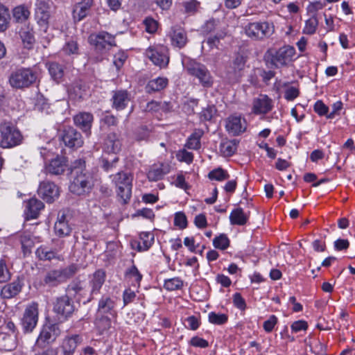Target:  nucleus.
Instances as JSON below:
<instances>
[{
    "instance_id": "obj_1",
    "label": "nucleus",
    "mask_w": 355,
    "mask_h": 355,
    "mask_svg": "<svg viewBox=\"0 0 355 355\" xmlns=\"http://www.w3.org/2000/svg\"><path fill=\"white\" fill-rule=\"evenodd\" d=\"M73 175L69 184V191L77 196H85L89 193L94 186L93 175L87 169L84 159H78L73 162L69 168Z\"/></svg>"
},
{
    "instance_id": "obj_2",
    "label": "nucleus",
    "mask_w": 355,
    "mask_h": 355,
    "mask_svg": "<svg viewBox=\"0 0 355 355\" xmlns=\"http://www.w3.org/2000/svg\"><path fill=\"white\" fill-rule=\"evenodd\" d=\"M182 62L187 73L196 78L202 87H212L214 78L205 65L190 58H184Z\"/></svg>"
},
{
    "instance_id": "obj_3",
    "label": "nucleus",
    "mask_w": 355,
    "mask_h": 355,
    "mask_svg": "<svg viewBox=\"0 0 355 355\" xmlns=\"http://www.w3.org/2000/svg\"><path fill=\"white\" fill-rule=\"evenodd\" d=\"M295 49L291 46H284L278 49H269L265 53L264 59L272 67L280 68L292 61Z\"/></svg>"
},
{
    "instance_id": "obj_4",
    "label": "nucleus",
    "mask_w": 355,
    "mask_h": 355,
    "mask_svg": "<svg viewBox=\"0 0 355 355\" xmlns=\"http://www.w3.org/2000/svg\"><path fill=\"white\" fill-rule=\"evenodd\" d=\"M78 270V266L75 263L63 268L51 270L46 273L43 282L48 286L55 287L72 278Z\"/></svg>"
},
{
    "instance_id": "obj_5",
    "label": "nucleus",
    "mask_w": 355,
    "mask_h": 355,
    "mask_svg": "<svg viewBox=\"0 0 355 355\" xmlns=\"http://www.w3.org/2000/svg\"><path fill=\"white\" fill-rule=\"evenodd\" d=\"M110 178L112 182L117 187V196L122 203L126 204L130 200L132 195V175L130 173L119 171L110 175Z\"/></svg>"
},
{
    "instance_id": "obj_6",
    "label": "nucleus",
    "mask_w": 355,
    "mask_h": 355,
    "mask_svg": "<svg viewBox=\"0 0 355 355\" xmlns=\"http://www.w3.org/2000/svg\"><path fill=\"white\" fill-rule=\"evenodd\" d=\"M1 135V146L12 148L20 145L24 137L19 130L11 122L4 121L0 124Z\"/></svg>"
},
{
    "instance_id": "obj_7",
    "label": "nucleus",
    "mask_w": 355,
    "mask_h": 355,
    "mask_svg": "<svg viewBox=\"0 0 355 355\" xmlns=\"http://www.w3.org/2000/svg\"><path fill=\"white\" fill-rule=\"evenodd\" d=\"M245 34L252 40H262L270 37L275 32V26L272 22L255 21L249 23L244 28Z\"/></svg>"
},
{
    "instance_id": "obj_8",
    "label": "nucleus",
    "mask_w": 355,
    "mask_h": 355,
    "mask_svg": "<svg viewBox=\"0 0 355 355\" xmlns=\"http://www.w3.org/2000/svg\"><path fill=\"white\" fill-rule=\"evenodd\" d=\"M36 80V76L30 69H21L11 73L10 85L17 89L28 87Z\"/></svg>"
},
{
    "instance_id": "obj_9",
    "label": "nucleus",
    "mask_w": 355,
    "mask_h": 355,
    "mask_svg": "<svg viewBox=\"0 0 355 355\" xmlns=\"http://www.w3.org/2000/svg\"><path fill=\"white\" fill-rule=\"evenodd\" d=\"M38 304L32 302L26 306L20 320L24 333H31L38 322Z\"/></svg>"
},
{
    "instance_id": "obj_10",
    "label": "nucleus",
    "mask_w": 355,
    "mask_h": 355,
    "mask_svg": "<svg viewBox=\"0 0 355 355\" xmlns=\"http://www.w3.org/2000/svg\"><path fill=\"white\" fill-rule=\"evenodd\" d=\"M58 324H51L44 325L36 340V345L40 348L53 344L60 335Z\"/></svg>"
},
{
    "instance_id": "obj_11",
    "label": "nucleus",
    "mask_w": 355,
    "mask_h": 355,
    "mask_svg": "<svg viewBox=\"0 0 355 355\" xmlns=\"http://www.w3.org/2000/svg\"><path fill=\"white\" fill-rule=\"evenodd\" d=\"M53 310L64 320H67L75 311V306L72 299L64 295L56 298Z\"/></svg>"
},
{
    "instance_id": "obj_12",
    "label": "nucleus",
    "mask_w": 355,
    "mask_h": 355,
    "mask_svg": "<svg viewBox=\"0 0 355 355\" xmlns=\"http://www.w3.org/2000/svg\"><path fill=\"white\" fill-rule=\"evenodd\" d=\"M88 40L89 44L94 46L96 50L99 51H103L116 46L114 36L105 31H101L97 34H92Z\"/></svg>"
},
{
    "instance_id": "obj_13",
    "label": "nucleus",
    "mask_w": 355,
    "mask_h": 355,
    "mask_svg": "<svg viewBox=\"0 0 355 355\" xmlns=\"http://www.w3.org/2000/svg\"><path fill=\"white\" fill-rule=\"evenodd\" d=\"M38 196L48 203H51L58 198L60 196L59 187L50 181L40 182L38 189Z\"/></svg>"
},
{
    "instance_id": "obj_14",
    "label": "nucleus",
    "mask_w": 355,
    "mask_h": 355,
    "mask_svg": "<svg viewBox=\"0 0 355 355\" xmlns=\"http://www.w3.org/2000/svg\"><path fill=\"white\" fill-rule=\"evenodd\" d=\"M61 137L65 146L71 148H80L84 143L81 134L71 126L64 128Z\"/></svg>"
},
{
    "instance_id": "obj_15",
    "label": "nucleus",
    "mask_w": 355,
    "mask_h": 355,
    "mask_svg": "<svg viewBox=\"0 0 355 355\" xmlns=\"http://www.w3.org/2000/svg\"><path fill=\"white\" fill-rule=\"evenodd\" d=\"M146 55L149 59L157 66L165 67L169 62V58L166 53V49L163 47L148 48L146 50Z\"/></svg>"
},
{
    "instance_id": "obj_16",
    "label": "nucleus",
    "mask_w": 355,
    "mask_h": 355,
    "mask_svg": "<svg viewBox=\"0 0 355 355\" xmlns=\"http://www.w3.org/2000/svg\"><path fill=\"white\" fill-rule=\"evenodd\" d=\"M225 128L229 134L237 136L246 130V121L240 116H230L226 120Z\"/></svg>"
},
{
    "instance_id": "obj_17",
    "label": "nucleus",
    "mask_w": 355,
    "mask_h": 355,
    "mask_svg": "<svg viewBox=\"0 0 355 355\" xmlns=\"http://www.w3.org/2000/svg\"><path fill=\"white\" fill-rule=\"evenodd\" d=\"M64 248V242L60 241L55 248H49L41 246L35 252L37 257L43 261H51L54 259H59L58 252Z\"/></svg>"
},
{
    "instance_id": "obj_18",
    "label": "nucleus",
    "mask_w": 355,
    "mask_h": 355,
    "mask_svg": "<svg viewBox=\"0 0 355 355\" xmlns=\"http://www.w3.org/2000/svg\"><path fill=\"white\" fill-rule=\"evenodd\" d=\"M83 341L81 336L74 334L66 336L62 344V354L60 355H73L78 345Z\"/></svg>"
},
{
    "instance_id": "obj_19",
    "label": "nucleus",
    "mask_w": 355,
    "mask_h": 355,
    "mask_svg": "<svg viewBox=\"0 0 355 355\" xmlns=\"http://www.w3.org/2000/svg\"><path fill=\"white\" fill-rule=\"evenodd\" d=\"M272 101L267 95H260L253 101L252 110L256 114H266L272 109Z\"/></svg>"
},
{
    "instance_id": "obj_20",
    "label": "nucleus",
    "mask_w": 355,
    "mask_h": 355,
    "mask_svg": "<svg viewBox=\"0 0 355 355\" xmlns=\"http://www.w3.org/2000/svg\"><path fill=\"white\" fill-rule=\"evenodd\" d=\"M93 115L89 112H80L73 116L74 123L87 136L90 135V129L93 123Z\"/></svg>"
},
{
    "instance_id": "obj_21",
    "label": "nucleus",
    "mask_w": 355,
    "mask_h": 355,
    "mask_svg": "<svg viewBox=\"0 0 355 355\" xmlns=\"http://www.w3.org/2000/svg\"><path fill=\"white\" fill-rule=\"evenodd\" d=\"M130 101V94L126 90L113 92L112 97V107L116 110L125 109Z\"/></svg>"
},
{
    "instance_id": "obj_22",
    "label": "nucleus",
    "mask_w": 355,
    "mask_h": 355,
    "mask_svg": "<svg viewBox=\"0 0 355 355\" xmlns=\"http://www.w3.org/2000/svg\"><path fill=\"white\" fill-rule=\"evenodd\" d=\"M23 283L19 279L3 286L0 295L3 299H10L17 295L21 291Z\"/></svg>"
},
{
    "instance_id": "obj_23",
    "label": "nucleus",
    "mask_w": 355,
    "mask_h": 355,
    "mask_svg": "<svg viewBox=\"0 0 355 355\" xmlns=\"http://www.w3.org/2000/svg\"><path fill=\"white\" fill-rule=\"evenodd\" d=\"M171 171V166L167 163L155 164L148 173V178L150 181L156 182L162 180L164 176Z\"/></svg>"
},
{
    "instance_id": "obj_24",
    "label": "nucleus",
    "mask_w": 355,
    "mask_h": 355,
    "mask_svg": "<svg viewBox=\"0 0 355 355\" xmlns=\"http://www.w3.org/2000/svg\"><path fill=\"white\" fill-rule=\"evenodd\" d=\"M67 160L64 157H56L51 159L49 164L46 166L47 173L53 175L62 174L67 167Z\"/></svg>"
},
{
    "instance_id": "obj_25",
    "label": "nucleus",
    "mask_w": 355,
    "mask_h": 355,
    "mask_svg": "<svg viewBox=\"0 0 355 355\" xmlns=\"http://www.w3.org/2000/svg\"><path fill=\"white\" fill-rule=\"evenodd\" d=\"M171 44L179 49L183 48L187 43V33L180 27H173L170 33Z\"/></svg>"
},
{
    "instance_id": "obj_26",
    "label": "nucleus",
    "mask_w": 355,
    "mask_h": 355,
    "mask_svg": "<svg viewBox=\"0 0 355 355\" xmlns=\"http://www.w3.org/2000/svg\"><path fill=\"white\" fill-rule=\"evenodd\" d=\"M116 302L109 296L103 295L98 302V313L105 314L109 313L114 315L115 311Z\"/></svg>"
},
{
    "instance_id": "obj_27",
    "label": "nucleus",
    "mask_w": 355,
    "mask_h": 355,
    "mask_svg": "<svg viewBox=\"0 0 355 355\" xmlns=\"http://www.w3.org/2000/svg\"><path fill=\"white\" fill-rule=\"evenodd\" d=\"M121 143L119 135L115 132L110 133L105 141V148L109 153L116 154L120 151Z\"/></svg>"
},
{
    "instance_id": "obj_28",
    "label": "nucleus",
    "mask_w": 355,
    "mask_h": 355,
    "mask_svg": "<svg viewBox=\"0 0 355 355\" xmlns=\"http://www.w3.org/2000/svg\"><path fill=\"white\" fill-rule=\"evenodd\" d=\"M44 207L43 202L36 198L30 199L26 203V215L28 218H37Z\"/></svg>"
},
{
    "instance_id": "obj_29",
    "label": "nucleus",
    "mask_w": 355,
    "mask_h": 355,
    "mask_svg": "<svg viewBox=\"0 0 355 355\" xmlns=\"http://www.w3.org/2000/svg\"><path fill=\"white\" fill-rule=\"evenodd\" d=\"M19 35L23 42V44L26 49H31L34 42V31L29 24L25 25L21 27L19 31Z\"/></svg>"
},
{
    "instance_id": "obj_30",
    "label": "nucleus",
    "mask_w": 355,
    "mask_h": 355,
    "mask_svg": "<svg viewBox=\"0 0 355 355\" xmlns=\"http://www.w3.org/2000/svg\"><path fill=\"white\" fill-rule=\"evenodd\" d=\"M105 280V272L103 270H96L92 280L89 282L91 289V295H96L99 293L103 284Z\"/></svg>"
},
{
    "instance_id": "obj_31",
    "label": "nucleus",
    "mask_w": 355,
    "mask_h": 355,
    "mask_svg": "<svg viewBox=\"0 0 355 355\" xmlns=\"http://www.w3.org/2000/svg\"><path fill=\"white\" fill-rule=\"evenodd\" d=\"M168 79L162 77L150 80L146 86V91L148 93L159 92L168 85Z\"/></svg>"
},
{
    "instance_id": "obj_32",
    "label": "nucleus",
    "mask_w": 355,
    "mask_h": 355,
    "mask_svg": "<svg viewBox=\"0 0 355 355\" xmlns=\"http://www.w3.org/2000/svg\"><path fill=\"white\" fill-rule=\"evenodd\" d=\"M248 220V215L240 207L232 210L230 215V220L232 225H244Z\"/></svg>"
},
{
    "instance_id": "obj_33",
    "label": "nucleus",
    "mask_w": 355,
    "mask_h": 355,
    "mask_svg": "<svg viewBox=\"0 0 355 355\" xmlns=\"http://www.w3.org/2000/svg\"><path fill=\"white\" fill-rule=\"evenodd\" d=\"M204 132L201 129H196L194 132L189 136L185 146L189 149L198 150L200 148V139Z\"/></svg>"
},
{
    "instance_id": "obj_34",
    "label": "nucleus",
    "mask_w": 355,
    "mask_h": 355,
    "mask_svg": "<svg viewBox=\"0 0 355 355\" xmlns=\"http://www.w3.org/2000/svg\"><path fill=\"white\" fill-rule=\"evenodd\" d=\"M47 66L51 76L54 80L59 82L64 76V67L58 62H50Z\"/></svg>"
},
{
    "instance_id": "obj_35",
    "label": "nucleus",
    "mask_w": 355,
    "mask_h": 355,
    "mask_svg": "<svg viewBox=\"0 0 355 355\" xmlns=\"http://www.w3.org/2000/svg\"><path fill=\"white\" fill-rule=\"evenodd\" d=\"M154 242V236L148 232H143L140 235V241L138 243L139 251H146L150 248Z\"/></svg>"
},
{
    "instance_id": "obj_36",
    "label": "nucleus",
    "mask_w": 355,
    "mask_h": 355,
    "mask_svg": "<svg viewBox=\"0 0 355 355\" xmlns=\"http://www.w3.org/2000/svg\"><path fill=\"white\" fill-rule=\"evenodd\" d=\"M30 15L28 9L24 6H19L13 10V17L18 23H23L28 19Z\"/></svg>"
},
{
    "instance_id": "obj_37",
    "label": "nucleus",
    "mask_w": 355,
    "mask_h": 355,
    "mask_svg": "<svg viewBox=\"0 0 355 355\" xmlns=\"http://www.w3.org/2000/svg\"><path fill=\"white\" fill-rule=\"evenodd\" d=\"M220 150L225 157L232 156L236 150V144L235 141H223L220 145Z\"/></svg>"
},
{
    "instance_id": "obj_38",
    "label": "nucleus",
    "mask_w": 355,
    "mask_h": 355,
    "mask_svg": "<svg viewBox=\"0 0 355 355\" xmlns=\"http://www.w3.org/2000/svg\"><path fill=\"white\" fill-rule=\"evenodd\" d=\"M54 231L56 235L62 237L69 235L71 228L68 222L56 221L54 225Z\"/></svg>"
},
{
    "instance_id": "obj_39",
    "label": "nucleus",
    "mask_w": 355,
    "mask_h": 355,
    "mask_svg": "<svg viewBox=\"0 0 355 355\" xmlns=\"http://www.w3.org/2000/svg\"><path fill=\"white\" fill-rule=\"evenodd\" d=\"M101 162L102 168L106 172H110L116 168L119 162V157L116 155L112 156L110 158L102 157Z\"/></svg>"
},
{
    "instance_id": "obj_40",
    "label": "nucleus",
    "mask_w": 355,
    "mask_h": 355,
    "mask_svg": "<svg viewBox=\"0 0 355 355\" xmlns=\"http://www.w3.org/2000/svg\"><path fill=\"white\" fill-rule=\"evenodd\" d=\"M217 110L214 105H209L204 107L199 114V117L202 121H211L216 114Z\"/></svg>"
},
{
    "instance_id": "obj_41",
    "label": "nucleus",
    "mask_w": 355,
    "mask_h": 355,
    "mask_svg": "<svg viewBox=\"0 0 355 355\" xmlns=\"http://www.w3.org/2000/svg\"><path fill=\"white\" fill-rule=\"evenodd\" d=\"M50 17L49 12L47 10H44L41 8H38L35 11V18L37 21L38 24L44 28H47L49 19Z\"/></svg>"
},
{
    "instance_id": "obj_42",
    "label": "nucleus",
    "mask_w": 355,
    "mask_h": 355,
    "mask_svg": "<svg viewBox=\"0 0 355 355\" xmlns=\"http://www.w3.org/2000/svg\"><path fill=\"white\" fill-rule=\"evenodd\" d=\"M10 14L8 9L0 4V31H6L8 27Z\"/></svg>"
},
{
    "instance_id": "obj_43",
    "label": "nucleus",
    "mask_w": 355,
    "mask_h": 355,
    "mask_svg": "<svg viewBox=\"0 0 355 355\" xmlns=\"http://www.w3.org/2000/svg\"><path fill=\"white\" fill-rule=\"evenodd\" d=\"M208 178L210 180L223 181L227 180L230 178V175L222 168H218L210 171L208 174Z\"/></svg>"
},
{
    "instance_id": "obj_44",
    "label": "nucleus",
    "mask_w": 355,
    "mask_h": 355,
    "mask_svg": "<svg viewBox=\"0 0 355 355\" xmlns=\"http://www.w3.org/2000/svg\"><path fill=\"white\" fill-rule=\"evenodd\" d=\"M213 245L216 248L224 250L230 245V240L226 234H221L213 240Z\"/></svg>"
},
{
    "instance_id": "obj_45",
    "label": "nucleus",
    "mask_w": 355,
    "mask_h": 355,
    "mask_svg": "<svg viewBox=\"0 0 355 355\" xmlns=\"http://www.w3.org/2000/svg\"><path fill=\"white\" fill-rule=\"evenodd\" d=\"M318 26L317 16L312 15L311 18L306 21L303 32L305 34L312 35L315 32Z\"/></svg>"
},
{
    "instance_id": "obj_46",
    "label": "nucleus",
    "mask_w": 355,
    "mask_h": 355,
    "mask_svg": "<svg viewBox=\"0 0 355 355\" xmlns=\"http://www.w3.org/2000/svg\"><path fill=\"white\" fill-rule=\"evenodd\" d=\"M208 319L209 322L221 325L227 322L228 316L224 313H216L215 312H210L208 315Z\"/></svg>"
},
{
    "instance_id": "obj_47",
    "label": "nucleus",
    "mask_w": 355,
    "mask_h": 355,
    "mask_svg": "<svg viewBox=\"0 0 355 355\" xmlns=\"http://www.w3.org/2000/svg\"><path fill=\"white\" fill-rule=\"evenodd\" d=\"M95 324L99 331L103 334L111 328L112 322L110 318L107 316H101L96 320Z\"/></svg>"
},
{
    "instance_id": "obj_48",
    "label": "nucleus",
    "mask_w": 355,
    "mask_h": 355,
    "mask_svg": "<svg viewBox=\"0 0 355 355\" xmlns=\"http://www.w3.org/2000/svg\"><path fill=\"white\" fill-rule=\"evenodd\" d=\"M164 286L168 291H175L183 286V282L178 277H174L166 279Z\"/></svg>"
},
{
    "instance_id": "obj_49",
    "label": "nucleus",
    "mask_w": 355,
    "mask_h": 355,
    "mask_svg": "<svg viewBox=\"0 0 355 355\" xmlns=\"http://www.w3.org/2000/svg\"><path fill=\"white\" fill-rule=\"evenodd\" d=\"M62 51L67 55H74L78 53V45L76 41L70 40L67 41L62 47Z\"/></svg>"
},
{
    "instance_id": "obj_50",
    "label": "nucleus",
    "mask_w": 355,
    "mask_h": 355,
    "mask_svg": "<svg viewBox=\"0 0 355 355\" xmlns=\"http://www.w3.org/2000/svg\"><path fill=\"white\" fill-rule=\"evenodd\" d=\"M11 275L4 259H0V283H6L10 279Z\"/></svg>"
},
{
    "instance_id": "obj_51",
    "label": "nucleus",
    "mask_w": 355,
    "mask_h": 355,
    "mask_svg": "<svg viewBox=\"0 0 355 355\" xmlns=\"http://www.w3.org/2000/svg\"><path fill=\"white\" fill-rule=\"evenodd\" d=\"M89 11V10L78 2L73 10V17L76 20L81 21L88 15Z\"/></svg>"
},
{
    "instance_id": "obj_52",
    "label": "nucleus",
    "mask_w": 355,
    "mask_h": 355,
    "mask_svg": "<svg viewBox=\"0 0 355 355\" xmlns=\"http://www.w3.org/2000/svg\"><path fill=\"white\" fill-rule=\"evenodd\" d=\"M174 225L181 230L185 229L187 227V216L183 212H177L175 214Z\"/></svg>"
},
{
    "instance_id": "obj_53",
    "label": "nucleus",
    "mask_w": 355,
    "mask_h": 355,
    "mask_svg": "<svg viewBox=\"0 0 355 355\" xmlns=\"http://www.w3.org/2000/svg\"><path fill=\"white\" fill-rule=\"evenodd\" d=\"M176 157L180 162H184L190 164L193 162V155L192 153L188 152L185 149L180 150L177 154Z\"/></svg>"
},
{
    "instance_id": "obj_54",
    "label": "nucleus",
    "mask_w": 355,
    "mask_h": 355,
    "mask_svg": "<svg viewBox=\"0 0 355 355\" xmlns=\"http://www.w3.org/2000/svg\"><path fill=\"white\" fill-rule=\"evenodd\" d=\"M225 34L224 33H217L214 36H210L207 38L205 43L209 46L210 49L214 47L218 48V44L221 39H223Z\"/></svg>"
},
{
    "instance_id": "obj_55",
    "label": "nucleus",
    "mask_w": 355,
    "mask_h": 355,
    "mask_svg": "<svg viewBox=\"0 0 355 355\" xmlns=\"http://www.w3.org/2000/svg\"><path fill=\"white\" fill-rule=\"evenodd\" d=\"M325 6V3H322L320 1L311 2L307 6V12L312 15L316 16V13L318 10H322Z\"/></svg>"
},
{
    "instance_id": "obj_56",
    "label": "nucleus",
    "mask_w": 355,
    "mask_h": 355,
    "mask_svg": "<svg viewBox=\"0 0 355 355\" xmlns=\"http://www.w3.org/2000/svg\"><path fill=\"white\" fill-rule=\"evenodd\" d=\"M200 5V3L196 0H189L183 3L185 12L189 14L195 13Z\"/></svg>"
},
{
    "instance_id": "obj_57",
    "label": "nucleus",
    "mask_w": 355,
    "mask_h": 355,
    "mask_svg": "<svg viewBox=\"0 0 355 355\" xmlns=\"http://www.w3.org/2000/svg\"><path fill=\"white\" fill-rule=\"evenodd\" d=\"M245 58L242 55H236L233 60V68L234 71H241L243 69L245 64Z\"/></svg>"
},
{
    "instance_id": "obj_58",
    "label": "nucleus",
    "mask_w": 355,
    "mask_h": 355,
    "mask_svg": "<svg viewBox=\"0 0 355 355\" xmlns=\"http://www.w3.org/2000/svg\"><path fill=\"white\" fill-rule=\"evenodd\" d=\"M314 111L319 115H327L329 107L322 101H317L313 107Z\"/></svg>"
},
{
    "instance_id": "obj_59",
    "label": "nucleus",
    "mask_w": 355,
    "mask_h": 355,
    "mask_svg": "<svg viewBox=\"0 0 355 355\" xmlns=\"http://www.w3.org/2000/svg\"><path fill=\"white\" fill-rule=\"evenodd\" d=\"M277 323V318L275 315H272L269 318L263 322V329L267 332L270 333L272 331L274 327Z\"/></svg>"
},
{
    "instance_id": "obj_60",
    "label": "nucleus",
    "mask_w": 355,
    "mask_h": 355,
    "mask_svg": "<svg viewBox=\"0 0 355 355\" xmlns=\"http://www.w3.org/2000/svg\"><path fill=\"white\" fill-rule=\"evenodd\" d=\"M233 302L234 306L240 310L243 311L246 308L245 301L239 293H236L234 294Z\"/></svg>"
},
{
    "instance_id": "obj_61",
    "label": "nucleus",
    "mask_w": 355,
    "mask_h": 355,
    "mask_svg": "<svg viewBox=\"0 0 355 355\" xmlns=\"http://www.w3.org/2000/svg\"><path fill=\"white\" fill-rule=\"evenodd\" d=\"M144 24L148 33H154L157 29V22L153 18H146Z\"/></svg>"
},
{
    "instance_id": "obj_62",
    "label": "nucleus",
    "mask_w": 355,
    "mask_h": 355,
    "mask_svg": "<svg viewBox=\"0 0 355 355\" xmlns=\"http://www.w3.org/2000/svg\"><path fill=\"white\" fill-rule=\"evenodd\" d=\"M189 343L196 347L206 348L209 346V343L206 340L198 336L193 337Z\"/></svg>"
},
{
    "instance_id": "obj_63",
    "label": "nucleus",
    "mask_w": 355,
    "mask_h": 355,
    "mask_svg": "<svg viewBox=\"0 0 355 355\" xmlns=\"http://www.w3.org/2000/svg\"><path fill=\"white\" fill-rule=\"evenodd\" d=\"M299 90L294 87H290L285 91L284 97L288 101H293L299 96Z\"/></svg>"
},
{
    "instance_id": "obj_64",
    "label": "nucleus",
    "mask_w": 355,
    "mask_h": 355,
    "mask_svg": "<svg viewBox=\"0 0 355 355\" xmlns=\"http://www.w3.org/2000/svg\"><path fill=\"white\" fill-rule=\"evenodd\" d=\"M343 109V103L341 101H337L332 105V111L327 115L328 119H334L336 115H339L340 111Z\"/></svg>"
}]
</instances>
